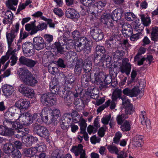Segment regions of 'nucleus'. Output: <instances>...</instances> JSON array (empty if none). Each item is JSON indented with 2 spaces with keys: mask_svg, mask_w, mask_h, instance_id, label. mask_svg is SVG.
Instances as JSON below:
<instances>
[{
  "mask_svg": "<svg viewBox=\"0 0 158 158\" xmlns=\"http://www.w3.org/2000/svg\"><path fill=\"white\" fill-rule=\"evenodd\" d=\"M32 127L34 133L41 137L44 138L48 143H50L49 133L46 127L40 125L37 123L33 124L32 125Z\"/></svg>",
  "mask_w": 158,
  "mask_h": 158,
  "instance_id": "1",
  "label": "nucleus"
},
{
  "mask_svg": "<svg viewBox=\"0 0 158 158\" xmlns=\"http://www.w3.org/2000/svg\"><path fill=\"white\" fill-rule=\"evenodd\" d=\"M18 115L17 113H12L10 114L8 118H5L3 122L4 127L13 128L15 129L21 127V124L18 122V119L16 117Z\"/></svg>",
  "mask_w": 158,
  "mask_h": 158,
  "instance_id": "2",
  "label": "nucleus"
},
{
  "mask_svg": "<svg viewBox=\"0 0 158 158\" xmlns=\"http://www.w3.org/2000/svg\"><path fill=\"white\" fill-rule=\"evenodd\" d=\"M41 101L44 105L52 106L56 104V98L54 95L48 93V94H43L41 96Z\"/></svg>",
  "mask_w": 158,
  "mask_h": 158,
  "instance_id": "3",
  "label": "nucleus"
},
{
  "mask_svg": "<svg viewBox=\"0 0 158 158\" xmlns=\"http://www.w3.org/2000/svg\"><path fill=\"white\" fill-rule=\"evenodd\" d=\"M70 150L76 156L80 155L79 158H88L85 150L83 149V146L81 144H78L77 146H73Z\"/></svg>",
  "mask_w": 158,
  "mask_h": 158,
  "instance_id": "4",
  "label": "nucleus"
},
{
  "mask_svg": "<svg viewBox=\"0 0 158 158\" xmlns=\"http://www.w3.org/2000/svg\"><path fill=\"white\" fill-rule=\"evenodd\" d=\"M90 33L93 38L96 41L102 40L104 37L102 31L97 27L91 28Z\"/></svg>",
  "mask_w": 158,
  "mask_h": 158,
  "instance_id": "5",
  "label": "nucleus"
},
{
  "mask_svg": "<svg viewBox=\"0 0 158 158\" xmlns=\"http://www.w3.org/2000/svg\"><path fill=\"white\" fill-rule=\"evenodd\" d=\"M128 59L125 58L122 60V63L120 67V72L122 73H125L127 76H128L131 72V65L129 62Z\"/></svg>",
  "mask_w": 158,
  "mask_h": 158,
  "instance_id": "6",
  "label": "nucleus"
},
{
  "mask_svg": "<svg viewBox=\"0 0 158 158\" xmlns=\"http://www.w3.org/2000/svg\"><path fill=\"white\" fill-rule=\"evenodd\" d=\"M23 52L25 55L27 56H32L34 53V47L31 42L25 43L22 46Z\"/></svg>",
  "mask_w": 158,
  "mask_h": 158,
  "instance_id": "7",
  "label": "nucleus"
},
{
  "mask_svg": "<svg viewBox=\"0 0 158 158\" xmlns=\"http://www.w3.org/2000/svg\"><path fill=\"white\" fill-rule=\"evenodd\" d=\"M16 51V49L12 50L11 48H10L9 49L8 51L6 53V55L3 56V57H5V58H6V61L10 57V60H11L10 65L11 66L14 65L16 63L18 60L17 57L15 55Z\"/></svg>",
  "mask_w": 158,
  "mask_h": 158,
  "instance_id": "8",
  "label": "nucleus"
},
{
  "mask_svg": "<svg viewBox=\"0 0 158 158\" xmlns=\"http://www.w3.org/2000/svg\"><path fill=\"white\" fill-rule=\"evenodd\" d=\"M123 93L125 95L133 97L137 96L139 94H141V96L143 95V93L137 88H134L132 89L129 88H126L123 91Z\"/></svg>",
  "mask_w": 158,
  "mask_h": 158,
  "instance_id": "9",
  "label": "nucleus"
},
{
  "mask_svg": "<svg viewBox=\"0 0 158 158\" xmlns=\"http://www.w3.org/2000/svg\"><path fill=\"white\" fill-rule=\"evenodd\" d=\"M33 44L34 48L37 50L43 49L44 48L46 45L44 39L40 36H37L34 38Z\"/></svg>",
  "mask_w": 158,
  "mask_h": 158,
  "instance_id": "10",
  "label": "nucleus"
},
{
  "mask_svg": "<svg viewBox=\"0 0 158 158\" xmlns=\"http://www.w3.org/2000/svg\"><path fill=\"white\" fill-rule=\"evenodd\" d=\"M19 61L21 64L30 68L33 67L37 63V61L27 58L23 56H21L19 58Z\"/></svg>",
  "mask_w": 158,
  "mask_h": 158,
  "instance_id": "11",
  "label": "nucleus"
},
{
  "mask_svg": "<svg viewBox=\"0 0 158 158\" xmlns=\"http://www.w3.org/2000/svg\"><path fill=\"white\" fill-rule=\"evenodd\" d=\"M55 48L57 50V52L61 54H63L67 50H69L72 46L65 44H62L60 42H56L55 43Z\"/></svg>",
  "mask_w": 158,
  "mask_h": 158,
  "instance_id": "12",
  "label": "nucleus"
},
{
  "mask_svg": "<svg viewBox=\"0 0 158 158\" xmlns=\"http://www.w3.org/2000/svg\"><path fill=\"white\" fill-rule=\"evenodd\" d=\"M111 60V58L108 55L104 54L98 62V64L100 67L105 68V66H108L107 65L110 64Z\"/></svg>",
  "mask_w": 158,
  "mask_h": 158,
  "instance_id": "13",
  "label": "nucleus"
},
{
  "mask_svg": "<svg viewBox=\"0 0 158 158\" xmlns=\"http://www.w3.org/2000/svg\"><path fill=\"white\" fill-rule=\"evenodd\" d=\"M18 72L19 77L23 83L32 74L28 69L23 68H20Z\"/></svg>",
  "mask_w": 158,
  "mask_h": 158,
  "instance_id": "14",
  "label": "nucleus"
},
{
  "mask_svg": "<svg viewBox=\"0 0 158 158\" xmlns=\"http://www.w3.org/2000/svg\"><path fill=\"white\" fill-rule=\"evenodd\" d=\"M39 80L36 75L31 74L24 83L27 85L34 87L38 83Z\"/></svg>",
  "mask_w": 158,
  "mask_h": 158,
  "instance_id": "15",
  "label": "nucleus"
},
{
  "mask_svg": "<svg viewBox=\"0 0 158 158\" xmlns=\"http://www.w3.org/2000/svg\"><path fill=\"white\" fill-rule=\"evenodd\" d=\"M14 132L12 128L0 126V134L2 135L11 137L14 134Z\"/></svg>",
  "mask_w": 158,
  "mask_h": 158,
  "instance_id": "16",
  "label": "nucleus"
},
{
  "mask_svg": "<svg viewBox=\"0 0 158 158\" xmlns=\"http://www.w3.org/2000/svg\"><path fill=\"white\" fill-rule=\"evenodd\" d=\"M38 139L37 137H34L32 136H27L25 138H22V142L27 147L32 146L33 143L37 142Z\"/></svg>",
  "mask_w": 158,
  "mask_h": 158,
  "instance_id": "17",
  "label": "nucleus"
},
{
  "mask_svg": "<svg viewBox=\"0 0 158 158\" xmlns=\"http://www.w3.org/2000/svg\"><path fill=\"white\" fill-rule=\"evenodd\" d=\"M2 90L4 95L6 97L8 98L12 94L14 89L12 86L6 84L2 86Z\"/></svg>",
  "mask_w": 158,
  "mask_h": 158,
  "instance_id": "18",
  "label": "nucleus"
},
{
  "mask_svg": "<svg viewBox=\"0 0 158 158\" xmlns=\"http://www.w3.org/2000/svg\"><path fill=\"white\" fill-rule=\"evenodd\" d=\"M29 103L28 100L26 99H21L16 102L15 106L19 109H27L29 107Z\"/></svg>",
  "mask_w": 158,
  "mask_h": 158,
  "instance_id": "19",
  "label": "nucleus"
},
{
  "mask_svg": "<svg viewBox=\"0 0 158 158\" xmlns=\"http://www.w3.org/2000/svg\"><path fill=\"white\" fill-rule=\"evenodd\" d=\"M111 17L110 15L108 14L104 13L101 16V18L102 20V22L104 21V23L107 26V27L110 28H112L114 26L113 23L112 22L111 19H110Z\"/></svg>",
  "mask_w": 158,
  "mask_h": 158,
  "instance_id": "20",
  "label": "nucleus"
},
{
  "mask_svg": "<svg viewBox=\"0 0 158 158\" xmlns=\"http://www.w3.org/2000/svg\"><path fill=\"white\" fill-rule=\"evenodd\" d=\"M123 47L122 46L118 47L117 49L113 53V58L114 61H117L118 60L121 59L123 54Z\"/></svg>",
  "mask_w": 158,
  "mask_h": 158,
  "instance_id": "21",
  "label": "nucleus"
},
{
  "mask_svg": "<svg viewBox=\"0 0 158 158\" xmlns=\"http://www.w3.org/2000/svg\"><path fill=\"white\" fill-rule=\"evenodd\" d=\"M122 31L123 33L125 35V36L129 37L132 33V28L131 25L127 23L124 24L122 25Z\"/></svg>",
  "mask_w": 158,
  "mask_h": 158,
  "instance_id": "22",
  "label": "nucleus"
},
{
  "mask_svg": "<svg viewBox=\"0 0 158 158\" xmlns=\"http://www.w3.org/2000/svg\"><path fill=\"white\" fill-rule=\"evenodd\" d=\"M91 73H85L83 74L81 77V83L82 85L84 87H86L88 86L89 84V82L91 81Z\"/></svg>",
  "mask_w": 158,
  "mask_h": 158,
  "instance_id": "23",
  "label": "nucleus"
},
{
  "mask_svg": "<svg viewBox=\"0 0 158 158\" xmlns=\"http://www.w3.org/2000/svg\"><path fill=\"white\" fill-rule=\"evenodd\" d=\"M47 27V24L44 23H39L37 26H35L30 32V34L32 35L37 32L39 31H42L44 29H46Z\"/></svg>",
  "mask_w": 158,
  "mask_h": 158,
  "instance_id": "24",
  "label": "nucleus"
},
{
  "mask_svg": "<svg viewBox=\"0 0 158 158\" xmlns=\"http://www.w3.org/2000/svg\"><path fill=\"white\" fill-rule=\"evenodd\" d=\"M16 35L17 34L13 32V31H10V33H6V37L9 49L11 48L10 47Z\"/></svg>",
  "mask_w": 158,
  "mask_h": 158,
  "instance_id": "25",
  "label": "nucleus"
},
{
  "mask_svg": "<svg viewBox=\"0 0 158 158\" xmlns=\"http://www.w3.org/2000/svg\"><path fill=\"white\" fill-rule=\"evenodd\" d=\"M15 149L14 145L11 143H6L3 145L2 151L6 154L11 153Z\"/></svg>",
  "mask_w": 158,
  "mask_h": 158,
  "instance_id": "26",
  "label": "nucleus"
},
{
  "mask_svg": "<svg viewBox=\"0 0 158 158\" xmlns=\"http://www.w3.org/2000/svg\"><path fill=\"white\" fill-rule=\"evenodd\" d=\"M143 137L140 135H136L133 139V145L136 147L141 146V143Z\"/></svg>",
  "mask_w": 158,
  "mask_h": 158,
  "instance_id": "27",
  "label": "nucleus"
},
{
  "mask_svg": "<svg viewBox=\"0 0 158 158\" xmlns=\"http://www.w3.org/2000/svg\"><path fill=\"white\" fill-rule=\"evenodd\" d=\"M103 67H100L98 65V63H97V65L94 66L93 70L91 71L92 74H94V76H101L102 77L103 76L104 77L105 76V73L103 72L102 71L101 69Z\"/></svg>",
  "mask_w": 158,
  "mask_h": 158,
  "instance_id": "28",
  "label": "nucleus"
},
{
  "mask_svg": "<svg viewBox=\"0 0 158 158\" xmlns=\"http://www.w3.org/2000/svg\"><path fill=\"white\" fill-rule=\"evenodd\" d=\"M83 68L85 73L89 72L91 70L92 68V62L88 58L84 60Z\"/></svg>",
  "mask_w": 158,
  "mask_h": 158,
  "instance_id": "29",
  "label": "nucleus"
},
{
  "mask_svg": "<svg viewBox=\"0 0 158 158\" xmlns=\"http://www.w3.org/2000/svg\"><path fill=\"white\" fill-rule=\"evenodd\" d=\"M82 63V60L81 59L79 60L77 62L74 69V72L77 75L80 74L81 72Z\"/></svg>",
  "mask_w": 158,
  "mask_h": 158,
  "instance_id": "30",
  "label": "nucleus"
},
{
  "mask_svg": "<svg viewBox=\"0 0 158 158\" xmlns=\"http://www.w3.org/2000/svg\"><path fill=\"white\" fill-rule=\"evenodd\" d=\"M144 27L143 24L139 19H136L134 21L133 27L135 30L142 31Z\"/></svg>",
  "mask_w": 158,
  "mask_h": 158,
  "instance_id": "31",
  "label": "nucleus"
},
{
  "mask_svg": "<svg viewBox=\"0 0 158 158\" xmlns=\"http://www.w3.org/2000/svg\"><path fill=\"white\" fill-rule=\"evenodd\" d=\"M21 127H18L15 129L17 132L22 137V138H25L24 136L28 134L29 132V129L27 128H23V126L21 124Z\"/></svg>",
  "mask_w": 158,
  "mask_h": 158,
  "instance_id": "32",
  "label": "nucleus"
},
{
  "mask_svg": "<svg viewBox=\"0 0 158 158\" xmlns=\"http://www.w3.org/2000/svg\"><path fill=\"white\" fill-rule=\"evenodd\" d=\"M65 83L71 85L74 82L76 78L72 74H69L64 77Z\"/></svg>",
  "mask_w": 158,
  "mask_h": 158,
  "instance_id": "33",
  "label": "nucleus"
},
{
  "mask_svg": "<svg viewBox=\"0 0 158 158\" xmlns=\"http://www.w3.org/2000/svg\"><path fill=\"white\" fill-rule=\"evenodd\" d=\"M54 81L52 82V85L51 84L50 85V89L52 93V94H57L59 91V86L57 85V83L56 84L54 83Z\"/></svg>",
  "mask_w": 158,
  "mask_h": 158,
  "instance_id": "34",
  "label": "nucleus"
},
{
  "mask_svg": "<svg viewBox=\"0 0 158 158\" xmlns=\"http://www.w3.org/2000/svg\"><path fill=\"white\" fill-rule=\"evenodd\" d=\"M71 35L70 32L69 31H66L65 32L63 35L64 38V40H67V44L69 45L70 46H72L73 45V41L70 39H69Z\"/></svg>",
  "mask_w": 158,
  "mask_h": 158,
  "instance_id": "35",
  "label": "nucleus"
},
{
  "mask_svg": "<svg viewBox=\"0 0 158 158\" xmlns=\"http://www.w3.org/2000/svg\"><path fill=\"white\" fill-rule=\"evenodd\" d=\"M24 152L26 156L30 157L34 155L36 153V150L34 147L24 149Z\"/></svg>",
  "mask_w": 158,
  "mask_h": 158,
  "instance_id": "36",
  "label": "nucleus"
},
{
  "mask_svg": "<svg viewBox=\"0 0 158 158\" xmlns=\"http://www.w3.org/2000/svg\"><path fill=\"white\" fill-rule=\"evenodd\" d=\"M36 150V153L37 152H42L46 150V146L43 142H40L37 143L36 146L34 147Z\"/></svg>",
  "mask_w": 158,
  "mask_h": 158,
  "instance_id": "37",
  "label": "nucleus"
},
{
  "mask_svg": "<svg viewBox=\"0 0 158 158\" xmlns=\"http://www.w3.org/2000/svg\"><path fill=\"white\" fill-rule=\"evenodd\" d=\"M10 1H8L6 2V6L10 10H16V7L13 5L16 6L18 3V0H10Z\"/></svg>",
  "mask_w": 158,
  "mask_h": 158,
  "instance_id": "38",
  "label": "nucleus"
},
{
  "mask_svg": "<svg viewBox=\"0 0 158 158\" xmlns=\"http://www.w3.org/2000/svg\"><path fill=\"white\" fill-rule=\"evenodd\" d=\"M158 37V27H155L152 29L151 39L152 40L155 41Z\"/></svg>",
  "mask_w": 158,
  "mask_h": 158,
  "instance_id": "39",
  "label": "nucleus"
},
{
  "mask_svg": "<svg viewBox=\"0 0 158 158\" xmlns=\"http://www.w3.org/2000/svg\"><path fill=\"white\" fill-rule=\"evenodd\" d=\"M122 91L120 89H116L113 92L112 99L117 100L118 98H121Z\"/></svg>",
  "mask_w": 158,
  "mask_h": 158,
  "instance_id": "40",
  "label": "nucleus"
},
{
  "mask_svg": "<svg viewBox=\"0 0 158 158\" xmlns=\"http://www.w3.org/2000/svg\"><path fill=\"white\" fill-rule=\"evenodd\" d=\"M128 118V116L127 114H123L118 115L116 118L117 123L118 125H121L124 120Z\"/></svg>",
  "mask_w": 158,
  "mask_h": 158,
  "instance_id": "41",
  "label": "nucleus"
},
{
  "mask_svg": "<svg viewBox=\"0 0 158 158\" xmlns=\"http://www.w3.org/2000/svg\"><path fill=\"white\" fill-rule=\"evenodd\" d=\"M120 128L123 131H127L131 129V125L129 122L127 120L125 121L124 123L121 125Z\"/></svg>",
  "mask_w": 158,
  "mask_h": 158,
  "instance_id": "42",
  "label": "nucleus"
},
{
  "mask_svg": "<svg viewBox=\"0 0 158 158\" xmlns=\"http://www.w3.org/2000/svg\"><path fill=\"white\" fill-rule=\"evenodd\" d=\"M118 10H113L112 12V14L111 19H112L114 21H117L121 18L122 15V12L119 13Z\"/></svg>",
  "mask_w": 158,
  "mask_h": 158,
  "instance_id": "43",
  "label": "nucleus"
},
{
  "mask_svg": "<svg viewBox=\"0 0 158 158\" xmlns=\"http://www.w3.org/2000/svg\"><path fill=\"white\" fill-rule=\"evenodd\" d=\"M71 88L70 87L65 88V90L62 92L63 94L61 95V97L64 98H65L73 94L72 92L70 90Z\"/></svg>",
  "mask_w": 158,
  "mask_h": 158,
  "instance_id": "44",
  "label": "nucleus"
},
{
  "mask_svg": "<svg viewBox=\"0 0 158 158\" xmlns=\"http://www.w3.org/2000/svg\"><path fill=\"white\" fill-rule=\"evenodd\" d=\"M79 124L80 127L81 131L80 132H83L84 131H85L87 124L85 120L83 118H81Z\"/></svg>",
  "mask_w": 158,
  "mask_h": 158,
  "instance_id": "45",
  "label": "nucleus"
},
{
  "mask_svg": "<svg viewBox=\"0 0 158 158\" xmlns=\"http://www.w3.org/2000/svg\"><path fill=\"white\" fill-rule=\"evenodd\" d=\"M141 22L144 26H148L151 23V20L150 18L148 17H145L144 15H140Z\"/></svg>",
  "mask_w": 158,
  "mask_h": 158,
  "instance_id": "46",
  "label": "nucleus"
},
{
  "mask_svg": "<svg viewBox=\"0 0 158 158\" xmlns=\"http://www.w3.org/2000/svg\"><path fill=\"white\" fill-rule=\"evenodd\" d=\"M116 41L115 36H112L109 40L106 42V44L108 47L113 48L114 47V45L116 43Z\"/></svg>",
  "mask_w": 158,
  "mask_h": 158,
  "instance_id": "47",
  "label": "nucleus"
},
{
  "mask_svg": "<svg viewBox=\"0 0 158 158\" xmlns=\"http://www.w3.org/2000/svg\"><path fill=\"white\" fill-rule=\"evenodd\" d=\"M65 14L66 16L68 18H75L78 16L73 10H66Z\"/></svg>",
  "mask_w": 158,
  "mask_h": 158,
  "instance_id": "48",
  "label": "nucleus"
},
{
  "mask_svg": "<svg viewBox=\"0 0 158 158\" xmlns=\"http://www.w3.org/2000/svg\"><path fill=\"white\" fill-rule=\"evenodd\" d=\"M107 129V127L105 125H103L100 128L98 132V135L101 137H103L105 135V131Z\"/></svg>",
  "mask_w": 158,
  "mask_h": 158,
  "instance_id": "49",
  "label": "nucleus"
},
{
  "mask_svg": "<svg viewBox=\"0 0 158 158\" xmlns=\"http://www.w3.org/2000/svg\"><path fill=\"white\" fill-rule=\"evenodd\" d=\"M107 149L110 152L113 153L114 152L116 154H118V148L115 146L110 145L108 146Z\"/></svg>",
  "mask_w": 158,
  "mask_h": 158,
  "instance_id": "50",
  "label": "nucleus"
},
{
  "mask_svg": "<svg viewBox=\"0 0 158 158\" xmlns=\"http://www.w3.org/2000/svg\"><path fill=\"white\" fill-rule=\"evenodd\" d=\"M95 78L94 79H91V82L93 83H94L96 85V86L98 85L102 81V80L101 76H94Z\"/></svg>",
  "mask_w": 158,
  "mask_h": 158,
  "instance_id": "51",
  "label": "nucleus"
},
{
  "mask_svg": "<svg viewBox=\"0 0 158 158\" xmlns=\"http://www.w3.org/2000/svg\"><path fill=\"white\" fill-rule=\"evenodd\" d=\"M125 18L128 21L133 20L135 18V15L132 12H127L125 14Z\"/></svg>",
  "mask_w": 158,
  "mask_h": 158,
  "instance_id": "52",
  "label": "nucleus"
},
{
  "mask_svg": "<svg viewBox=\"0 0 158 158\" xmlns=\"http://www.w3.org/2000/svg\"><path fill=\"white\" fill-rule=\"evenodd\" d=\"M110 100H108L104 104L99 106L97 110V111L98 112H100L103 110L105 108L107 107L110 104Z\"/></svg>",
  "mask_w": 158,
  "mask_h": 158,
  "instance_id": "53",
  "label": "nucleus"
},
{
  "mask_svg": "<svg viewBox=\"0 0 158 158\" xmlns=\"http://www.w3.org/2000/svg\"><path fill=\"white\" fill-rule=\"evenodd\" d=\"M141 35L142 33L139 31L137 33L132 35L130 37V40L132 41H136L140 38Z\"/></svg>",
  "mask_w": 158,
  "mask_h": 158,
  "instance_id": "54",
  "label": "nucleus"
},
{
  "mask_svg": "<svg viewBox=\"0 0 158 158\" xmlns=\"http://www.w3.org/2000/svg\"><path fill=\"white\" fill-rule=\"evenodd\" d=\"M84 46L85 45H83L76 42L75 44L74 47L77 51L79 52L83 50Z\"/></svg>",
  "mask_w": 158,
  "mask_h": 158,
  "instance_id": "55",
  "label": "nucleus"
},
{
  "mask_svg": "<svg viewBox=\"0 0 158 158\" xmlns=\"http://www.w3.org/2000/svg\"><path fill=\"white\" fill-rule=\"evenodd\" d=\"M12 158H21V154L19 151L17 149H14V151L12 153Z\"/></svg>",
  "mask_w": 158,
  "mask_h": 158,
  "instance_id": "56",
  "label": "nucleus"
},
{
  "mask_svg": "<svg viewBox=\"0 0 158 158\" xmlns=\"http://www.w3.org/2000/svg\"><path fill=\"white\" fill-rule=\"evenodd\" d=\"M121 99L123 101V105L124 108L131 104L130 103V100L128 99H127L126 97H124V98L122 97V98H121Z\"/></svg>",
  "mask_w": 158,
  "mask_h": 158,
  "instance_id": "57",
  "label": "nucleus"
},
{
  "mask_svg": "<svg viewBox=\"0 0 158 158\" xmlns=\"http://www.w3.org/2000/svg\"><path fill=\"white\" fill-rule=\"evenodd\" d=\"M102 76L103 77H102V79L105 78L104 81L106 83V84L108 85L111 82L112 77L110 75H106L105 74V76L104 77L103 76Z\"/></svg>",
  "mask_w": 158,
  "mask_h": 158,
  "instance_id": "58",
  "label": "nucleus"
},
{
  "mask_svg": "<svg viewBox=\"0 0 158 158\" xmlns=\"http://www.w3.org/2000/svg\"><path fill=\"white\" fill-rule=\"evenodd\" d=\"M17 114L18 115H17L16 116H17V117H19L18 118H17V119H18V120L19 119L20 121L22 120V122L23 123V124L28 125L24 113L20 115H19V114Z\"/></svg>",
  "mask_w": 158,
  "mask_h": 158,
  "instance_id": "59",
  "label": "nucleus"
},
{
  "mask_svg": "<svg viewBox=\"0 0 158 158\" xmlns=\"http://www.w3.org/2000/svg\"><path fill=\"white\" fill-rule=\"evenodd\" d=\"M123 47V50H126L127 46L129 47L131 46L128 42V40L127 39L124 40L123 41H122L121 43L119 44L118 47Z\"/></svg>",
  "mask_w": 158,
  "mask_h": 158,
  "instance_id": "60",
  "label": "nucleus"
},
{
  "mask_svg": "<svg viewBox=\"0 0 158 158\" xmlns=\"http://www.w3.org/2000/svg\"><path fill=\"white\" fill-rule=\"evenodd\" d=\"M24 114L26 118L28 125L32 123L33 122V119L32 116L31 115V114L29 113H24Z\"/></svg>",
  "mask_w": 158,
  "mask_h": 158,
  "instance_id": "61",
  "label": "nucleus"
},
{
  "mask_svg": "<svg viewBox=\"0 0 158 158\" xmlns=\"http://www.w3.org/2000/svg\"><path fill=\"white\" fill-rule=\"evenodd\" d=\"M35 22V20L33 22H32L31 24H27L25 26V28L26 30L27 31H29L33 29L35 25L34 23Z\"/></svg>",
  "mask_w": 158,
  "mask_h": 158,
  "instance_id": "62",
  "label": "nucleus"
},
{
  "mask_svg": "<svg viewBox=\"0 0 158 158\" xmlns=\"http://www.w3.org/2000/svg\"><path fill=\"white\" fill-rule=\"evenodd\" d=\"M111 115L109 114L108 115H106L102 118V123L104 125H107L111 118Z\"/></svg>",
  "mask_w": 158,
  "mask_h": 158,
  "instance_id": "63",
  "label": "nucleus"
},
{
  "mask_svg": "<svg viewBox=\"0 0 158 158\" xmlns=\"http://www.w3.org/2000/svg\"><path fill=\"white\" fill-rule=\"evenodd\" d=\"M92 47L91 45L87 43L85 45L83 49L84 52L86 54L89 53L91 50Z\"/></svg>",
  "mask_w": 158,
  "mask_h": 158,
  "instance_id": "64",
  "label": "nucleus"
}]
</instances>
